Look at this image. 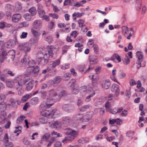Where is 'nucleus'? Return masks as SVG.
I'll list each match as a JSON object with an SVG mask.
<instances>
[{"label":"nucleus","mask_w":147,"mask_h":147,"mask_svg":"<svg viewBox=\"0 0 147 147\" xmlns=\"http://www.w3.org/2000/svg\"><path fill=\"white\" fill-rule=\"evenodd\" d=\"M115 59L118 61L119 62L121 61V60L120 56L118 54L115 53L111 57V60L114 61Z\"/></svg>","instance_id":"5701e85b"},{"label":"nucleus","mask_w":147,"mask_h":147,"mask_svg":"<svg viewBox=\"0 0 147 147\" xmlns=\"http://www.w3.org/2000/svg\"><path fill=\"white\" fill-rule=\"evenodd\" d=\"M29 62V59L26 57L24 56V58L21 60V62L25 65H27L28 63Z\"/></svg>","instance_id":"c756f323"},{"label":"nucleus","mask_w":147,"mask_h":147,"mask_svg":"<svg viewBox=\"0 0 147 147\" xmlns=\"http://www.w3.org/2000/svg\"><path fill=\"white\" fill-rule=\"evenodd\" d=\"M49 96L47 98V102H50L53 100L57 102L59 100V97L57 91L54 89H51L49 90L48 92Z\"/></svg>","instance_id":"20e7f679"},{"label":"nucleus","mask_w":147,"mask_h":147,"mask_svg":"<svg viewBox=\"0 0 147 147\" xmlns=\"http://www.w3.org/2000/svg\"><path fill=\"white\" fill-rule=\"evenodd\" d=\"M6 84L7 86L10 88H12L13 87V82L11 80L7 81L6 82Z\"/></svg>","instance_id":"49530a36"},{"label":"nucleus","mask_w":147,"mask_h":147,"mask_svg":"<svg viewBox=\"0 0 147 147\" xmlns=\"http://www.w3.org/2000/svg\"><path fill=\"white\" fill-rule=\"evenodd\" d=\"M78 23L79 24V26L80 27H81L82 29L84 26H85V25L84 24V21L83 20L80 19L78 21Z\"/></svg>","instance_id":"58836bf2"},{"label":"nucleus","mask_w":147,"mask_h":147,"mask_svg":"<svg viewBox=\"0 0 147 147\" xmlns=\"http://www.w3.org/2000/svg\"><path fill=\"white\" fill-rule=\"evenodd\" d=\"M39 16L41 18H42L43 20L47 21L49 20V18L48 16L45 15V13L44 10L38 11Z\"/></svg>","instance_id":"dca6fc26"},{"label":"nucleus","mask_w":147,"mask_h":147,"mask_svg":"<svg viewBox=\"0 0 147 147\" xmlns=\"http://www.w3.org/2000/svg\"><path fill=\"white\" fill-rule=\"evenodd\" d=\"M133 132L131 131H129L126 133V136L129 138L132 139L133 138Z\"/></svg>","instance_id":"8fccbe9b"},{"label":"nucleus","mask_w":147,"mask_h":147,"mask_svg":"<svg viewBox=\"0 0 147 147\" xmlns=\"http://www.w3.org/2000/svg\"><path fill=\"white\" fill-rule=\"evenodd\" d=\"M89 116V115L88 114H86L84 116L83 118H81L80 120L82 122L89 121L91 119V118Z\"/></svg>","instance_id":"cd10ccee"},{"label":"nucleus","mask_w":147,"mask_h":147,"mask_svg":"<svg viewBox=\"0 0 147 147\" xmlns=\"http://www.w3.org/2000/svg\"><path fill=\"white\" fill-rule=\"evenodd\" d=\"M55 140V138L54 137H52L51 138V140H49L48 141V142H49V143L47 145L48 147L50 146L52 143H53Z\"/></svg>","instance_id":"864d4df0"},{"label":"nucleus","mask_w":147,"mask_h":147,"mask_svg":"<svg viewBox=\"0 0 147 147\" xmlns=\"http://www.w3.org/2000/svg\"><path fill=\"white\" fill-rule=\"evenodd\" d=\"M50 136V135L49 134L47 133L44 135L42 139L41 140L42 141H48L49 140V138Z\"/></svg>","instance_id":"a19ab883"},{"label":"nucleus","mask_w":147,"mask_h":147,"mask_svg":"<svg viewBox=\"0 0 147 147\" xmlns=\"http://www.w3.org/2000/svg\"><path fill=\"white\" fill-rule=\"evenodd\" d=\"M96 74H100L101 72V68L100 67H97L95 69Z\"/></svg>","instance_id":"69168bd1"},{"label":"nucleus","mask_w":147,"mask_h":147,"mask_svg":"<svg viewBox=\"0 0 147 147\" xmlns=\"http://www.w3.org/2000/svg\"><path fill=\"white\" fill-rule=\"evenodd\" d=\"M48 52L45 54L43 57V64L46 65L48 62L50 56L53 57V51L54 50V47L52 46H50L48 47Z\"/></svg>","instance_id":"39448f33"},{"label":"nucleus","mask_w":147,"mask_h":147,"mask_svg":"<svg viewBox=\"0 0 147 147\" xmlns=\"http://www.w3.org/2000/svg\"><path fill=\"white\" fill-rule=\"evenodd\" d=\"M39 121L42 123H46L47 122V120L44 117H41L39 119Z\"/></svg>","instance_id":"680f3d73"},{"label":"nucleus","mask_w":147,"mask_h":147,"mask_svg":"<svg viewBox=\"0 0 147 147\" xmlns=\"http://www.w3.org/2000/svg\"><path fill=\"white\" fill-rule=\"evenodd\" d=\"M38 38L37 37H32L28 43H29L32 46V45L37 43L38 41Z\"/></svg>","instance_id":"bb28decb"},{"label":"nucleus","mask_w":147,"mask_h":147,"mask_svg":"<svg viewBox=\"0 0 147 147\" xmlns=\"http://www.w3.org/2000/svg\"><path fill=\"white\" fill-rule=\"evenodd\" d=\"M100 85L102 88L105 89L109 88L111 85V81L109 79L100 81Z\"/></svg>","instance_id":"9d476101"},{"label":"nucleus","mask_w":147,"mask_h":147,"mask_svg":"<svg viewBox=\"0 0 147 147\" xmlns=\"http://www.w3.org/2000/svg\"><path fill=\"white\" fill-rule=\"evenodd\" d=\"M39 93L40 94L41 97L43 99L45 98L47 96V93L44 90H40L39 91Z\"/></svg>","instance_id":"f704fd0d"},{"label":"nucleus","mask_w":147,"mask_h":147,"mask_svg":"<svg viewBox=\"0 0 147 147\" xmlns=\"http://www.w3.org/2000/svg\"><path fill=\"white\" fill-rule=\"evenodd\" d=\"M45 41L48 42L49 44L52 43L53 41V40L52 37L51 36H48L45 37Z\"/></svg>","instance_id":"4c0bfd02"},{"label":"nucleus","mask_w":147,"mask_h":147,"mask_svg":"<svg viewBox=\"0 0 147 147\" xmlns=\"http://www.w3.org/2000/svg\"><path fill=\"white\" fill-rule=\"evenodd\" d=\"M28 35V33L26 32H23L21 35L20 37L21 38H26Z\"/></svg>","instance_id":"0e129e2a"},{"label":"nucleus","mask_w":147,"mask_h":147,"mask_svg":"<svg viewBox=\"0 0 147 147\" xmlns=\"http://www.w3.org/2000/svg\"><path fill=\"white\" fill-rule=\"evenodd\" d=\"M5 8L9 11H13L14 10V7L9 4H7L5 6Z\"/></svg>","instance_id":"e433bc0d"},{"label":"nucleus","mask_w":147,"mask_h":147,"mask_svg":"<svg viewBox=\"0 0 147 147\" xmlns=\"http://www.w3.org/2000/svg\"><path fill=\"white\" fill-rule=\"evenodd\" d=\"M23 17L26 20L28 21H30L31 19V15L28 13L24 14L23 16Z\"/></svg>","instance_id":"c9c22d12"},{"label":"nucleus","mask_w":147,"mask_h":147,"mask_svg":"<svg viewBox=\"0 0 147 147\" xmlns=\"http://www.w3.org/2000/svg\"><path fill=\"white\" fill-rule=\"evenodd\" d=\"M74 2L73 0H65L63 5L64 6L69 5L71 6H73L74 5Z\"/></svg>","instance_id":"7c9ffc66"},{"label":"nucleus","mask_w":147,"mask_h":147,"mask_svg":"<svg viewBox=\"0 0 147 147\" xmlns=\"http://www.w3.org/2000/svg\"><path fill=\"white\" fill-rule=\"evenodd\" d=\"M29 11L32 16L35 15L37 13L36 9L34 7H32L30 8L29 10Z\"/></svg>","instance_id":"2f4dec72"},{"label":"nucleus","mask_w":147,"mask_h":147,"mask_svg":"<svg viewBox=\"0 0 147 147\" xmlns=\"http://www.w3.org/2000/svg\"><path fill=\"white\" fill-rule=\"evenodd\" d=\"M6 96L5 94H0V105L2 104Z\"/></svg>","instance_id":"79ce46f5"},{"label":"nucleus","mask_w":147,"mask_h":147,"mask_svg":"<svg viewBox=\"0 0 147 147\" xmlns=\"http://www.w3.org/2000/svg\"><path fill=\"white\" fill-rule=\"evenodd\" d=\"M71 119L70 117L65 116L62 117V122L63 124L68 125L71 121Z\"/></svg>","instance_id":"6ab92c4d"},{"label":"nucleus","mask_w":147,"mask_h":147,"mask_svg":"<svg viewBox=\"0 0 147 147\" xmlns=\"http://www.w3.org/2000/svg\"><path fill=\"white\" fill-rule=\"evenodd\" d=\"M78 131H75L72 130L70 135L72 137H70L69 136L66 137L65 139L62 141L63 143H66L68 141H72L74 139V138L78 134Z\"/></svg>","instance_id":"6e6552de"},{"label":"nucleus","mask_w":147,"mask_h":147,"mask_svg":"<svg viewBox=\"0 0 147 147\" xmlns=\"http://www.w3.org/2000/svg\"><path fill=\"white\" fill-rule=\"evenodd\" d=\"M43 106L42 104H41L40 106L39 110L41 115L45 117H52L56 111V109L48 110L46 109L45 107H43Z\"/></svg>","instance_id":"7ed1b4c3"},{"label":"nucleus","mask_w":147,"mask_h":147,"mask_svg":"<svg viewBox=\"0 0 147 147\" xmlns=\"http://www.w3.org/2000/svg\"><path fill=\"white\" fill-rule=\"evenodd\" d=\"M72 129L67 128L65 130V133L67 135H70Z\"/></svg>","instance_id":"6e6d98bb"},{"label":"nucleus","mask_w":147,"mask_h":147,"mask_svg":"<svg viewBox=\"0 0 147 147\" xmlns=\"http://www.w3.org/2000/svg\"><path fill=\"white\" fill-rule=\"evenodd\" d=\"M111 90L112 92L115 93L114 97H117L119 95L120 92V90L119 86L117 84H113L111 87Z\"/></svg>","instance_id":"9b49d317"},{"label":"nucleus","mask_w":147,"mask_h":147,"mask_svg":"<svg viewBox=\"0 0 147 147\" xmlns=\"http://www.w3.org/2000/svg\"><path fill=\"white\" fill-rule=\"evenodd\" d=\"M53 127L57 129H59L61 127V123L60 121H56L52 123Z\"/></svg>","instance_id":"aec40b11"},{"label":"nucleus","mask_w":147,"mask_h":147,"mask_svg":"<svg viewBox=\"0 0 147 147\" xmlns=\"http://www.w3.org/2000/svg\"><path fill=\"white\" fill-rule=\"evenodd\" d=\"M9 141V138L7 134H5L3 138V141L4 142L6 143Z\"/></svg>","instance_id":"e2e57ef3"},{"label":"nucleus","mask_w":147,"mask_h":147,"mask_svg":"<svg viewBox=\"0 0 147 147\" xmlns=\"http://www.w3.org/2000/svg\"><path fill=\"white\" fill-rule=\"evenodd\" d=\"M67 95V93L65 91H62L61 92L60 94H59L58 95V96H59V99L62 96H65Z\"/></svg>","instance_id":"5fc2aeb1"},{"label":"nucleus","mask_w":147,"mask_h":147,"mask_svg":"<svg viewBox=\"0 0 147 147\" xmlns=\"http://www.w3.org/2000/svg\"><path fill=\"white\" fill-rule=\"evenodd\" d=\"M69 65L68 64H64L61 66V69H67L69 68Z\"/></svg>","instance_id":"bf43d9fd"},{"label":"nucleus","mask_w":147,"mask_h":147,"mask_svg":"<svg viewBox=\"0 0 147 147\" xmlns=\"http://www.w3.org/2000/svg\"><path fill=\"white\" fill-rule=\"evenodd\" d=\"M28 70L29 73L32 74L33 76H36L39 73V67L38 66H34L32 65L31 67H28Z\"/></svg>","instance_id":"0eeeda50"},{"label":"nucleus","mask_w":147,"mask_h":147,"mask_svg":"<svg viewBox=\"0 0 147 147\" xmlns=\"http://www.w3.org/2000/svg\"><path fill=\"white\" fill-rule=\"evenodd\" d=\"M71 75L69 73L65 74L63 76L64 80H68L69 79Z\"/></svg>","instance_id":"c03bdc74"},{"label":"nucleus","mask_w":147,"mask_h":147,"mask_svg":"<svg viewBox=\"0 0 147 147\" xmlns=\"http://www.w3.org/2000/svg\"><path fill=\"white\" fill-rule=\"evenodd\" d=\"M21 16L20 14H16L13 15L12 18L13 22H18L21 18Z\"/></svg>","instance_id":"a211bd4d"},{"label":"nucleus","mask_w":147,"mask_h":147,"mask_svg":"<svg viewBox=\"0 0 147 147\" xmlns=\"http://www.w3.org/2000/svg\"><path fill=\"white\" fill-rule=\"evenodd\" d=\"M38 97H35L32 98L30 101L31 104L33 105H35L38 102Z\"/></svg>","instance_id":"473e14b6"},{"label":"nucleus","mask_w":147,"mask_h":147,"mask_svg":"<svg viewBox=\"0 0 147 147\" xmlns=\"http://www.w3.org/2000/svg\"><path fill=\"white\" fill-rule=\"evenodd\" d=\"M136 55L138 58V59L136 63L140 65L139 67H144V66H142L140 64L143 58V53L140 51H138L136 53Z\"/></svg>","instance_id":"4468645a"},{"label":"nucleus","mask_w":147,"mask_h":147,"mask_svg":"<svg viewBox=\"0 0 147 147\" xmlns=\"http://www.w3.org/2000/svg\"><path fill=\"white\" fill-rule=\"evenodd\" d=\"M31 47V44L28 42L21 43L19 46V49L24 51L26 53L30 51Z\"/></svg>","instance_id":"423d86ee"},{"label":"nucleus","mask_w":147,"mask_h":147,"mask_svg":"<svg viewBox=\"0 0 147 147\" xmlns=\"http://www.w3.org/2000/svg\"><path fill=\"white\" fill-rule=\"evenodd\" d=\"M15 6L16 8L18 11L22 9V7L21 3L17 2L16 3Z\"/></svg>","instance_id":"ea45409f"},{"label":"nucleus","mask_w":147,"mask_h":147,"mask_svg":"<svg viewBox=\"0 0 147 147\" xmlns=\"http://www.w3.org/2000/svg\"><path fill=\"white\" fill-rule=\"evenodd\" d=\"M89 60L90 64H97L98 61L97 57L94 55H91L89 57Z\"/></svg>","instance_id":"f3484780"},{"label":"nucleus","mask_w":147,"mask_h":147,"mask_svg":"<svg viewBox=\"0 0 147 147\" xmlns=\"http://www.w3.org/2000/svg\"><path fill=\"white\" fill-rule=\"evenodd\" d=\"M54 87H55L57 86L58 84L60 82L61 80V78L60 76H57L54 78Z\"/></svg>","instance_id":"b1692460"},{"label":"nucleus","mask_w":147,"mask_h":147,"mask_svg":"<svg viewBox=\"0 0 147 147\" xmlns=\"http://www.w3.org/2000/svg\"><path fill=\"white\" fill-rule=\"evenodd\" d=\"M15 56V51L13 50H10L8 52L3 51L0 55V62H3L5 59L9 62L11 60H13Z\"/></svg>","instance_id":"f257e3e1"},{"label":"nucleus","mask_w":147,"mask_h":147,"mask_svg":"<svg viewBox=\"0 0 147 147\" xmlns=\"http://www.w3.org/2000/svg\"><path fill=\"white\" fill-rule=\"evenodd\" d=\"M60 63V61L59 59L55 60L51 63V64H50L51 68H55L56 66L59 65Z\"/></svg>","instance_id":"4be33fe9"},{"label":"nucleus","mask_w":147,"mask_h":147,"mask_svg":"<svg viewBox=\"0 0 147 147\" xmlns=\"http://www.w3.org/2000/svg\"><path fill=\"white\" fill-rule=\"evenodd\" d=\"M14 40L11 39L9 40L7 42L6 47L7 48H11L15 46L16 43L17 42L16 35H14Z\"/></svg>","instance_id":"1a4fd4ad"},{"label":"nucleus","mask_w":147,"mask_h":147,"mask_svg":"<svg viewBox=\"0 0 147 147\" xmlns=\"http://www.w3.org/2000/svg\"><path fill=\"white\" fill-rule=\"evenodd\" d=\"M27 82V80H24L21 76L16 77L13 82L14 87L18 90H22L23 86Z\"/></svg>","instance_id":"f03ea898"},{"label":"nucleus","mask_w":147,"mask_h":147,"mask_svg":"<svg viewBox=\"0 0 147 147\" xmlns=\"http://www.w3.org/2000/svg\"><path fill=\"white\" fill-rule=\"evenodd\" d=\"M90 107L89 105H84L81 107L80 109V111L82 112L85 111L86 109Z\"/></svg>","instance_id":"37998d69"},{"label":"nucleus","mask_w":147,"mask_h":147,"mask_svg":"<svg viewBox=\"0 0 147 147\" xmlns=\"http://www.w3.org/2000/svg\"><path fill=\"white\" fill-rule=\"evenodd\" d=\"M33 84L31 82H29L27 85L26 90L27 91H29L31 90L33 88Z\"/></svg>","instance_id":"c85d7f7f"},{"label":"nucleus","mask_w":147,"mask_h":147,"mask_svg":"<svg viewBox=\"0 0 147 147\" xmlns=\"http://www.w3.org/2000/svg\"><path fill=\"white\" fill-rule=\"evenodd\" d=\"M74 105L71 104H65L62 107L63 109L68 112H72L74 110Z\"/></svg>","instance_id":"f8f14e48"},{"label":"nucleus","mask_w":147,"mask_h":147,"mask_svg":"<svg viewBox=\"0 0 147 147\" xmlns=\"http://www.w3.org/2000/svg\"><path fill=\"white\" fill-rule=\"evenodd\" d=\"M95 94V93L93 92L92 94L88 95L86 97V99H85V100L87 102L90 101V98L92 97Z\"/></svg>","instance_id":"052dcab7"},{"label":"nucleus","mask_w":147,"mask_h":147,"mask_svg":"<svg viewBox=\"0 0 147 147\" xmlns=\"http://www.w3.org/2000/svg\"><path fill=\"white\" fill-rule=\"evenodd\" d=\"M105 107L106 111L109 112L111 109V103L109 101L107 102L105 104Z\"/></svg>","instance_id":"a878e982"},{"label":"nucleus","mask_w":147,"mask_h":147,"mask_svg":"<svg viewBox=\"0 0 147 147\" xmlns=\"http://www.w3.org/2000/svg\"><path fill=\"white\" fill-rule=\"evenodd\" d=\"M33 26L35 29L39 30L42 27V23L40 20H36L33 23Z\"/></svg>","instance_id":"2eb2a0df"},{"label":"nucleus","mask_w":147,"mask_h":147,"mask_svg":"<svg viewBox=\"0 0 147 147\" xmlns=\"http://www.w3.org/2000/svg\"><path fill=\"white\" fill-rule=\"evenodd\" d=\"M122 33L125 35L127 34L128 31V27L127 26H123L122 27Z\"/></svg>","instance_id":"de8ad7c7"},{"label":"nucleus","mask_w":147,"mask_h":147,"mask_svg":"<svg viewBox=\"0 0 147 147\" xmlns=\"http://www.w3.org/2000/svg\"><path fill=\"white\" fill-rule=\"evenodd\" d=\"M12 25L10 24H8L4 22L0 23V28L3 29L5 27H9L11 26Z\"/></svg>","instance_id":"393cba45"},{"label":"nucleus","mask_w":147,"mask_h":147,"mask_svg":"<svg viewBox=\"0 0 147 147\" xmlns=\"http://www.w3.org/2000/svg\"><path fill=\"white\" fill-rule=\"evenodd\" d=\"M29 96L30 95L29 94H26L23 96L21 99L22 102H25L28 99Z\"/></svg>","instance_id":"a18cd8bd"},{"label":"nucleus","mask_w":147,"mask_h":147,"mask_svg":"<svg viewBox=\"0 0 147 147\" xmlns=\"http://www.w3.org/2000/svg\"><path fill=\"white\" fill-rule=\"evenodd\" d=\"M132 52H129L125 55V58L123 59V61L125 64L127 65L129 63L130 60L129 57V56L130 58H132Z\"/></svg>","instance_id":"ddd939ff"},{"label":"nucleus","mask_w":147,"mask_h":147,"mask_svg":"<svg viewBox=\"0 0 147 147\" xmlns=\"http://www.w3.org/2000/svg\"><path fill=\"white\" fill-rule=\"evenodd\" d=\"M123 110V108L122 107L120 108H116L113 109H111L110 112L113 114H116L117 113H120L122 110Z\"/></svg>","instance_id":"412c9836"},{"label":"nucleus","mask_w":147,"mask_h":147,"mask_svg":"<svg viewBox=\"0 0 147 147\" xmlns=\"http://www.w3.org/2000/svg\"><path fill=\"white\" fill-rule=\"evenodd\" d=\"M25 118V117L23 116H20L18 117L16 120L17 123L20 124L22 123Z\"/></svg>","instance_id":"72a5a7b5"},{"label":"nucleus","mask_w":147,"mask_h":147,"mask_svg":"<svg viewBox=\"0 0 147 147\" xmlns=\"http://www.w3.org/2000/svg\"><path fill=\"white\" fill-rule=\"evenodd\" d=\"M77 35V32L76 31H72L70 34V36L72 37L74 36V38L76 37Z\"/></svg>","instance_id":"774afa93"},{"label":"nucleus","mask_w":147,"mask_h":147,"mask_svg":"<svg viewBox=\"0 0 147 147\" xmlns=\"http://www.w3.org/2000/svg\"><path fill=\"white\" fill-rule=\"evenodd\" d=\"M16 101L13 98H10L9 100V102L11 103V104H9V105L11 106V105L12 106H14L16 104Z\"/></svg>","instance_id":"09e8293b"},{"label":"nucleus","mask_w":147,"mask_h":147,"mask_svg":"<svg viewBox=\"0 0 147 147\" xmlns=\"http://www.w3.org/2000/svg\"><path fill=\"white\" fill-rule=\"evenodd\" d=\"M31 32L35 37H36L38 36V33L37 31L32 29L31 30Z\"/></svg>","instance_id":"4d7b16f0"},{"label":"nucleus","mask_w":147,"mask_h":147,"mask_svg":"<svg viewBox=\"0 0 147 147\" xmlns=\"http://www.w3.org/2000/svg\"><path fill=\"white\" fill-rule=\"evenodd\" d=\"M139 3V4H136V5L138 10H140L141 7L142 2L141 1H140L139 0H137L136 3Z\"/></svg>","instance_id":"3c124183"},{"label":"nucleus","mask_w":147,"mask_h":147,"mask_svg":"<svg viewBox=\"0 0 147 147\" xmlns=\"http://www.w3.org/2000/svg\"><path fill=\"white\" fill-rule=\"evenodd\" d=\"M35 63L34 61L32 60V61H30L28 63L27 65L28 66L27 67V68L28 67H31V66L32 65L34 66V65Z\"/></svg>","instance_id":"13d9d810"},{"label":"nucleus","mask_w":147,"mask_h":147,"mask_svg":"<svg viewBox=\"0 0 147 147\" xmlns=\"http://www.w3.org/2000/svg\"><path fill=\"white\" fill-rule=\"evenodd\" d=\"M51 134L53 135L57 136L58 137H61L62 136V135L59 133H57V132H55L54 131H53L51 132Z\"/></svg>","instance_id":"338daca9"},{"label":"nucleus","mask_w":147,"mask_h":147,"mask_svg":"<svg viewBox=\"0 0 147 147\" xmlns=\"http://www.w3.org/2000/svg\"><path fill=\"white\" fill-rule=\"evenodd\" d=\"M6 77L5 74H2L0 76V80L3 82H6L7 80L5 78Z\"/></svg>","instance_id":"603ef678"}]
</instances>
